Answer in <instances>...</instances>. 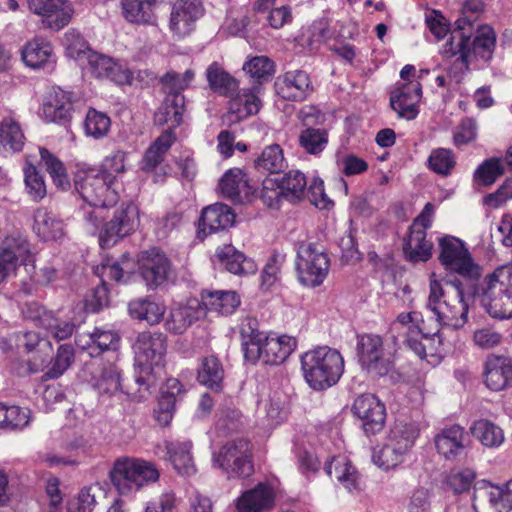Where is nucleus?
I'll return each mask as SVG.
<instances>
[{"instance_id":"f257e3e1","label":"nucleus","mask_w":512,"mask_h":512,"mask_svg":"<svg viewBox=\"0 0 512 512\" xmlns=\"http://www.w3.org/2000/svg\"><path fill=\"white\" fill-rule=\"evenodd\" d=\"M439 261L444 269L457 274L445 286L432 273L429 281L427 309L442 328L458 330L467 323L470 304L479 298L487 311L488 299L477 291L482 286V267L474 260L464 241L454 236L439 240Z\"/></svg>"},{"instance_id":"f03ea898","label":"nucleus","mask_w":512,"mask_h":512,"mask_svg":"<svg viewBox=\"0 0 512 512\" xmlns=\"http://www.w3.org/2000/svg\"><path fill=\"white\" fill-rule=\"evenodd\" d=\"M128 155L123 150L112 151L99 167L83 165L75 174V188L85 202L79 214L93 233L103 217V208L114 205L119 199V179L127 170Z\"/></svg>"},{"instance_id":"7ed1b4c3","label":"nucleus","mask_w":512,"mask_h":512,"mask_svg":"<svg viewBox=\"0 0 512 512\" xmlns=\"http://www.w3.org/2000/svg\"><path fill=\"white\" fill-rule=\"evenodd\" d=\"M256 324V320L248 319L247 323L241 325L240 334L245 360L252 364L258 361L266 365L282 364L295 350L296 339L288 335H267L257 330L254 327Z\"/></svg>"},{"instance_id":"20e7f679","label":"nucleus","mask_w":512,"mask_h":512,"mask_svg":"<svg viewBox=\"0 0 512 512\" xmlns=\"http://www.w3.org/2000/svg\"><path fill=\"white\" fill-rule=\"evenodd\" d=\"M304 379L314 390H324L335 385L344 372L341 353L328 346H319L301 355Z\"/></svg>"},{"instance_id":"39448f33","label":"nucleus","mask_w":512,"mask_h":512,"mask_svg":"<svg viewBox=\"0 0 512 512\" xmlns=\"http://www.w3.org/2000/svg\"><path fill=\"white\" fill-rule=\"evenodd\" d=\"M166 336L162 333L142 332L133 345L135 353V382L139 392H150L155 386L153 367L162 364L166 354Z\"/></svg>"},{"instance_id":"423d86ee","label":"nucleus","mask_w":512,"mask_h":512,"mask_svg":"<svg viewBox=\"0 0 512 512\" xmlns=\"http://www.w3.org/2000/svg\"><path fill=\"white\" fill-rule=\"evenodd\" d=\"M158 478L159 472L154 464L138 458H119L110 471V480L122 496H130Z\"/></svg>"},{"instance_id":"0eeeda50","label":"nucleus","mask_w":512,"mask_h":512,"mask_svg":"<svg viewBox=\"0 0 512 512\" xmlns=\"http://www.w3.org/2000/svg\"><path fill=\"white\" fill-rule=\"evenodd\" d=\"M330 261L325 251L315 243L303 242L297 249L296 271L305 287H318L327 277Z\"/></svg>"},{"instance_id":"6e6552de","label":"nucleus","mask_w":512,"mask_h":512,"mask_svg":"<svg viewBox=\"0 0 512 512\" xmlns=\"http://www.w3.org/2000/svg\"><path fill=\"white\" fill-rule=\"evenodd\" d=\"M251 458L250 442L241 438L227 442L218 453H213V465L228 478H246L254 470Z\"/></svg>"},{"instance_id":"1a4fd4ad","label":"nucleus","mask_w":512,"mask_h":512,"mask_svg":"<svg viewBox=\"0 0 512 512\" xmlns=\"http://www.w3.org/2000/svg\"><path fill=\"white\" fill-rule=\"evenodd\" d=\"M356 356L361 368L373 376H386L394 367L393 361L385 352L382 337L377 334L357 335Z\"/></svg>"},{"instance_id":"9d476101","label":"nucleus","mask_w":512,"mask_h":512,"mask_svg":"<svg viewBox=\"0 0 512 512\" xmlns=\"http://www.w3.org/2000/svg\"><path fill=\"white\" fill-rule=\"evenodd\" d=\"M104 210L105 208H103V211ZM102 215L103 217L99 220L98 228H100V224L104 218V212ZM83 221L85 220L83 219ZM138 222L137 207L132 203L122 204L114 210L111 218L103 225L102 229H97L94 234L99 232L100 246L102 248H108L130 235L138 226ZM84 224L88 232L93 234L86 222H84Z\"/></svg>"},{"instance_id":"9b49d317","label":"nucleus","mask_w":512,"mask_h":512,"mask_svg":"<svg viewBox=\"0 0 512 512\" xmlns=\"http://www.w3.org/2000/svg\"><path fill=\"white\" fill-rule=\"evenodd\" d=\"M31 247L27 238L13 233L0 244V284L15 276L22 265L28 267L31 262Z\"/></svg>"},{"instance_id":"f8f14e48","label":"nucleus","mask_w":512,"mask_h":512,"mask_svg":"<svg viewBox=\"0 0 512 512\" xmlns=\"http://www.w3.org/2000/svg\"><path fill=\"white\" fill-rule=\"evenodd\" d=\"M352 413L360 420L361 428L366 436L380 433L386 423L385 404L374 394L359 395L353 402Z\"/></svg>"},{"instance_id":"ddd939ff","label":"nucleus","mask_w":512,"mask_h":512,"mask_svg":"<svg viewBox=\"0 0 512 512\" xmlns=\"http://www.w3.org/2000/svg\"><path fill=\"white\" fill-rule=\"evenodd\" d=\"M139 273L149 289L164 285L172 273V264L165 253L152 248L142 254Z\"/></svg>"},{"instance_id":"4468645a","label":"nucleus","mask_w":512,"mask_h":512,"mask_svg":"<svg viewBox=\"0 0 512 512\" xmlns=\"http://www.w3.org/2000/svg\"><path fill=\"white\" fill-rule=\"evenodd\" d=\"M203 15L202 0H177L170 13V30L178 38L188 36Z\"/></svg>"},{"instance_id":"2eb2a0df","label":"nucleus","mask_w":512,"mask_h":512,"mask_svg":"<svg viewBox=\"0 0 512 512\" xmlns=\"http://www.w3.org/2000/svg\"><path fill=\"white\" fill-rule=\"evenodd\" d=\"M422 85L419 80L403 82L390 93V105L400 118L414 120L419 114Z\"/></svg>"},{"instance_id":"dca6fc26","label":"nucleus","mask_w":512,"mask_h":512,"mask_svg":"<svg viewBox=\"0 0 512 512\" xmlns=\"http://www.w3.org/2000/svg\"><path fill=\"white\" fill-rule=\"evenodd\" d=\"M277 94L288 101L302 102L313 93L310 75L302 70H289L275 80Z\"/></svg>"},{"instance_id":"f3484780","label":"nucleus","mask_w":512,"mask_h":512,"mask_svg":"<svg viewBox=\"0 0 512 512\" xmlns=\"http://www.w3.org/2000/svg\"><path fill=\"white\" fill-rule=\"evenodd\" d=\"M96 78L108 79L118 85L129 83L131 73L128 69L118 64L111 57L91 51L85 60L83 66H80Z\"/></svg>"},{"instance_id":"a211bd4d","label":"nucleus","mask_w":512,"mask_h":512,"mask_svg":"<svg viewBox=\"0 0 512 512\" xmlns=\"http://www.w3.org/2000/svg\"><path fill=\"white\" fill-rule=\"evenodd\" d=\"M29 9L43 18V22L53 30L66 26L73 15V8L68 0H27Z\"/></svg>"},{"instance_id":"6ab92c4d","label":"nucleus","mask_w":512,"mask_h":512,"mask_svg":"<svg viewBox=\"0 0 512 512\" xmlns=\"http://www.w3.org/2000/svg\"><path fill=\"white\" fill-rule=\"evenodd\" d=\"M232 208L223 203H215L205 207L198 221L197 237L204 239L212 233L225 230L235 222Z\"/></svg>"},{"instance_id":"aec40b11","label":"nucleus","mask_w":512,"mask_h":512,"mask_svg":"<svg viewBox=\"0 0 512 512\" xmlns=\"http://www.w3.org/2000/svg\"><path fill=\"white\" fill-rule=\"evenodd\" d=\"M437 452L446 460H454L465 453L469 436L464 427L453 424L440 429L434 437Z\"/></svg>"},{"instance_id":"412c9836","label":"nucleus","mask_w":512,"mask_h":512,"mask_svg":"<svg viewBox=\"0 0 512 512\" xmlns=\"http://www.w3.org/2000/svg\"><path fill=\"white\" fill-rule=\"evenodd\" d=\"M25 65L34 70L52 72L56 66V55L50 41L43 37H34L21 50Z\"/></svg>"},{"instance_id":"4be33fe9","label":"nucleus","mask_w":512,"mask_h":512,"mask_svg":"<svg viewBox=\"0 0 512 512\" xmlns=\"http://www.w3.org/2000/svg\"><path fill=\"white\" fill-rule=\"evenodd\" d=\"M484 383L492 391H502L512 380V359L505 356H488L484 365Z\"/></svg>"},{"instance_id":"5701e85b","label":"nucleus","mask_w":512,"mask_h":512,"mask_svg":"<svg viewBox=\"0 0 512 512\" xmlns=\"http://www.w3.org/2000/svg\"><path fill=\"white\" fill-rule=\"evenodd\" d=\"M163 0H121V13L130 24L153 26L157 23V8Z\"/></svg>"},{"instance_id":"b1692460","label":"nucleus","mask_w":512,"mask_h":512,"mask_svg":"<svg viewBox=\"0 0 512 512\" xmlns=\"http://www.w3.org/2000/svg\"><path fill=\"white\" fill-rule=\"evenodd\" d=\"M274 500L275 494L271 485L259 483L236 499V510L237 512H263L273 507Z\"/></svg>"},{"instance_id":"393cba45","label":"nucleus","mask_w":512,"mask_h":512,"mask_svg":"<svg viewBox=\"0 0 512 512\" xmlns=\"http://www.w3.org/2000/svg\"><path fill=\"white\" fill-rule=\"evenodd\" d=\"M72 111L70 93L53 88L45 97L40 109L41 116L48 122L65 123Z\"/></svg>"},{"instance_id":"a878e982","label":"nucleus","mask_w":512,"mask_h":512,"mask_svg":"<svg viewBox=\"0 0 512 512\" xmlns=\"http://www.w3.org/2000/svg\"><path fill=\"white\" fill-rule=\"evenodd\" d=\"M327 475L339 482L349 493L361 491V477L346 456H335L325 465Z\"/></svg>"},{"instance_id":"bb28decb","label":"nucleus","mask_w":512,"mask_h":512,"mask_svg":"<svg viewBox=\"0 0 512 512\" xmlns=\"http://www.w3.org/2000/svg\"><path fill=\"white\" fill-rule=\"evenodd\" d=\"M229 97L226 118L233 123L257 114L262 105L260 98L252 89H238Z\"/></svg>"},{"instance_id":"cd10ccee","label":"nucleus","mask_w":512,"mask_h":512,"mask_svg":"<svg viewBox=\"0 0 512 512\" xmlns=\"http://www.w3.org/2000/svg\"><path fill=\"white\" fill-rule=\"evenodd\" d=\"M185 111V97L183 94L167 93L166 97L154 115L157 125H168L167 130L180 126Z\"/></svg>"},{"instance_id":"c85d7f7f","label":"nucleus","mask_w":512,"mask_h":512,"mask_svg":"<svg viewBox=\"0 0 512 512\" xmlns=\"http://www.w3.org/2000/svg\"><path fill=\"white\" fill-rule=\"evenodd\" d=\"M240 302V296L235 291L204 290L201 293V305L204 309L219 315L234 313Z\"/></svg>"},{"instance_id":"c756f323","label":"nucleus","mask_w":512,"mask_h":512,"mask_svg":"<svg viewBox=\"0 0 512 512\" xmlns=\"http://www.w3.org/2000/svg\"><path fill=\"white\" fill-rule=\"evenodd\" d=\"M93 386L100 394L114 395L118 391L130 394L122 384L121 370L114 363H103L92 378Z\"/></svg>"},{"instance_id":"7c9ffc66","label":"nucleus","mask_w":512,"mask_h":512,"mask_svg":"<svg viewBox=\"0 0 512 512\" xmlns=\"http://www.w3.org/2000/svg\"><path fill=\"white\" fill-rule=\"evenodd\" d=\"M165 447L169 460L179 474L189 476L196 472L191 454V441H167Z\"/></svg>"},{"instance_id":"2f4dec72","label":"nucleus","mask_w":512,"mask_h":512,"mask_svg":"<svg viewBox=\"0 0 512 512\" xmlns=\"http://www.w3.org/2000/svg\"><path fill=\"white\" fill-rule=\"evenodd\" d=\"M424 229H409V234L403 245V252L407 261L411 263L426 262L432 256L433 244L427 240Z\"/></svg>"},{"instance_id":"473e14b6","label":"nucleus","mask_w":512,"mask_h":512,"mask_svg":"<svg viewBox=\"0 0 512 512\" xmlns=\"http://www.w3.org/2000/svg\"><path fill=\"white\" fill-rule=\"evenodd\" d=\"M220 263L227 271L236 275L254 274L257 271V264L251 258H247L242 252L228 245L217 251Z\"/></svg>"},{"instance_id":"72a5a7b5","label":"nucleus","mask_w":512,"mask_h":512,"mask_svg":"<svg viewBox=\"0 0 512 512\" xmlns=\"http://www.w3.org/2000/svg\"><path fill=\"white\" fill-rule=\"evenodd\" d=\"M86 337L87 340L85 342H83L82 337H78L76 344L83 350H88L91 356L107 350H115L120 342V337L116 332L101 328H95Z\"/></svg>"},{"instance_id":"f704fd0d","label":"nucleus","mask_w":512,"mask_h":512,"mask_svg":"<svg viewBox=\"0 0 512 512\" xmlns=\"http://www.w3.org/2000/svg\"><path fill=\"white\" fill-rule=\"evenodd\" d=\"M33 230L44 241L57 240L64 235V224L46 208H38L34 213Z\"/></svg>"},{"instance_id":"c9c22d12","label":"nucleus","mask_w":512,"mask_h":512,"mask_svg":"<svg viewBox=\"0 0 512 512\" xmlns=\"http://www.w3.org/2000/svg\"><path fill=\"white\" fill-rule=\"evenodd\" d=\"M287 167L283 149L278 144L266 146L254 159V168L261 174H279Z\"/></svg>"},{"instance_id":"e433bc0d","label":"nucleus","mask_w":512,"mask_h":512,"mask_svg":"<svg viewBox=\"0 0 512 512\" xmlns=\"http://www.w3.org/2000/svg\"><path fill=\"white\" fill-rule=\"evenodd\" d=\"M495 45L494 30L488 25L477 26L473 40H470V57L486 63L492 59Z\"/></svg>"},{"instance_id":"4c0bfd02","label":"nucleus","mask_w":512,"mask_h":512,"mask_svg":"<svg viewBox=\"0 0 512 512\" xmlns=\"http://www.w3.org/2000/svg\"><path fill=\"white\" fill-rule=\"evenodd\" d=\"M206 79L211 90L224 97L232 96L239 89L238 81L217 62L206 69Z\"/></svg>"},{"instance_id":"58836bf2","label":"nucleus","mask_w":512,"mask_h":512,"mask_svg":"<svg viewBox=\"0 0 512 512\" xmlns=\"http://www.w3.org/2000/svg\"><path fill=\"white\" fill-rule=\"evenodd\" d=\"M175 140V133L171 130H165L146 150L141 169L145 172L153 171L163 161L165 154Z\"/></svg>"},{"instance_id":"ea45409f","label":"nucleus","mask_w":512,"mask_h":512,"mask_svg":"<svg viewBox=\"0 0 512 512\" xmlns=\"http://www.w3.org/2000/svg\"><path fill=\"white\" fill-rule=\"evenodd\" d=\"M479 489H484L490 506L495 512H510L512 510V479L502 485H494L481 481Z\"/></svg>"},{"instance_id":"a19ab883","label":"nucleus","mask_w":512,"mask_h":512,"mask_svg":"<svg viewBox=\"0 0 512 512\" xmlns=\"http://www.w3.org/2000/svg\"><path fill=\"white\" fill-rule=\"evenodd\" d=\"M198 382L215 392L223 388L224 368L219 359L213 355L205 357L198 368Z\"/></svg>"},{"instance_id":"79ce46f5","label":"nucleus","mask_w":512,"mask_h":512,"mask_svg":"<svg viewBox=\"0 0 512 512\" xmlns=\"http://www.w3.org/2000/svg\"><path fill=\"white\" fill-rule=\"evenodd\" d=\"M405 344L420 359L438 358L441 354L442 339L439 330L431 334L421 330L419 336L405 340Z\"/></svg>"},{"instance_id":"37998d69","label":"nucleus","mask_w":512,"mask_h":512,"mask_svg":"<svg viewBox=\"0 0 512 512\" xmlns=\"http://www.w3.org/2000/svg\"><path fill=\"white\" fill-rule=\"evenodd\" d=\"M128 308L132 318L146 321L150 325L159 323L165 313V307L150 298L133 300Z\"/></svg>"},{"instance_id":"c03bdc74","label":"nucleus","mask_w":512,"mask_h":512,"mask_svg":"<svg viewBox=\"0 0 512 512\" xmlns=\"http://www.w3.org/2000/svg\"><path fill=\"white\" fill-rule=\"evenodd\" d=\"M470 431L483 446L488 448H497L504 442L503 430L486 419L475 421Z\"/></svg>"},{"instance_id":"a18cd8bd","label":"nucleus","mask_w":512,"mask_h":512,"mask_svg":"<svg viewBox=\"0 0 512 512\" xmlns=\"http://www.w3.org/2000/svg\"><path fill=\"white\" fill-rule=\"evenodd\" d=\"M418 435L419 431L413 423L399 421L391 428L387 440L404 454L408 455Z\"/></svg>"},{"instance_id":"49530a36","label":"nucleus","mask_w":512,"mask_h":512,"mask_svg":"<svg viewBox=\"0 0 512 512\" xmlns=\"http://www.w3.org/2000/svg\"><path fill=\"white\" fill-rule=\"evenodd\" d=\"M199 312L190 305H179L171 309L165 320V329L173 334H182L199 318Z\"/></svg>"},{"instance_id":"de8ad7c7","label":"nucleus","mask_w":512,"mask_h":512,"mask_svg":"<svg viewBox=\"0 0 512 512\" xmlns=\"http://www.w3.org/2000/svg\"><path fill=\"white\" fill-rule=\"evenodd\" d=\"M247 188V179L243 171L233 168L225 172L219 181V189L223 197L232 202L241 200L240 194Z\"/></svg>"},{"instance_id":"09e8293b","label":"nucleus","mask_w":512,"mask_h":512,"mask_svg":"<svg viewBox=\"0 0 512 512\" xmlns=\"http://www.w3.org/2000/svg\"><path fill=\"white\" fill-rule=\"evenodd\" d=\"M329 132L325 128L307 127L299 134V145L310 155L321 154L328 145Z\"/></svg>"},{"instance_id":"8fccbe9b","label":"nucleus","mask_w":512,"mask_h":512,"mask_svg":"<svg viewBox=\"0 0 512 512\" xmlns=\"http://www.w3.org/2000/svg\"><path fill=\"white\" fill-rule=\"evenodd\" d=\"M456 163L454 151L442 147L433 149L427 159L428 169L442 177L450 176Z\"/></svg>"},{"instance_id":"3c124183","label":"nucleus","mask_w":512,"mask_h":512,"mask_svg":"<svg viewBox=\"0 0 512 512\" xmlns=\"http://www.w3.org/2000/svg\"><path fill=\"white\" fill-rule=\"evenodd\" d=\"M25 136L20 124L12 117L0 122V144L13 152H19L24 146Z\"/></svg>"},{"instance_id":"603ef678","label":"nucleus","mask_w":512,"mask_h":512,"mask_svg":"<svg viewBox=\"0 0 512 512\" xmlns=\"http://www.w3.org/2000/svg\"><path fill=\"white\" fill-rule=\"evenodd\" d=\"M29 422V409L0 403V428L9 431L22 430Z\"/></svg>"},{"instance_id":"864d4df0","label":"nucleus","mask_w":512,"mask_h":512,"mask_svg":"<svg viewBox=\"0 0 512 512\" xmlns=\"http://www.w3.org/2000/svg\"><path fill=\"white\" fill-rule=\"evenodd\" d=\"M284 199L295 203L303 198L307 188L305 175L299 170H290L280 180Z\"/></svg>"},{"instance_id":"5fc2aeb1","label":"nucleus","mask_w":512,"mask_h":512,"mask_svg":"<svg viewBox=\"0 0 512 512\" xmlns=\"http://www.w3.org/2000/svg\"><path fill=\"white\" fill-rule=\"evenodd\" d=\"M63 45L66 50V55L75 60L79 66H83V60L93 51L88 42L76 30H69L65 33Z\"/></svg>"},{"instance_id":"6e6d98bb","label":"nucleus","mask_w":512,"mask_h":512,"mask_svg":"<svg viewBox=\"0 0 512 512\" xmlns=\"http://www.w3.org/2000/svg\"><path fill=\"white\" fill-rule=\"evenodd\" d=\"M407 455L386 440L385 444L374 449L372 460L375 465L384 470H389L403 463Z\"/></svg>"},{"instance_id":"4d7b16f0","label":"nucleus","mask_w":512,"mask_h":512,"mask_svg":"<svg viewBox=\"0 0 512 512\" xmlns=\"http://www.w3.org/2000/svg\"><path fill=\"white\" fill-rule=\"evenodd\" d=\"M39 153L41 161L44 163V166L51 176L54 184L61 189L67 188L70 185V182L62 161H60L46 148H40Z\"/></svg>"},{"instance_id":"13d9d810","label":"nucleus","mask_w":512,"mask_h":512,"mask_svg":"<svg viewBox=\"0 0 512 512\" xmlns=\"http://www.w3.org/2000/svg\"><path fill=\"white\" fill-rule=\"evenodd\" d=\"M23 171L27 194L33 201L42 200L47 194L43 175L31 164L26 165Z\"/></svg>"},{"instance_id":"bf43d9fd","label":"nucleus","mask_w":512,"mask_h":512,"mask_svg":"<svg viewBox=\"0 0 512 512\" xmlns=\"http://www.w3.org/2000/svg\"><path fill=\"white\" fill-rule=\"evenodd\" d=\"M504 174L500 158L492 157L483 161L474 172V179L479 184L490 186Z\"/></svg>"},{"instance_id":"052dcab7","label":"nucleus","mask_w":512,"mask_h":512,"mask_svg":"<svg viewBox=\"0 0 512 512\" xmlns=\"http://www.w3.org/2000/svg\"><path fill=\"white\" fill-rule=\"evenodd\" d=\"M111 120L102 112L90 109L85 118L84 128L88 136L95 139L102 138L107 135L110 130Z\"/></svg>"},{"instance_id":"680f3d73","label":"nucleus","mask_w":512,"mask_h":512,"mask_svg":"<svg viewBox=\"0 0 512 512\" xmlns=\"http://www.w3.org/2000/svg\"><path fill=\"white\" fill-rule=\"evenodd\" d=\"M100 491V485L94 484L84 487L67 504V512H92L96 504V492Z\"/></svg>"},{"instance_id":"e2e57ef3","label":"nucleus","mask_w":512,"mask_h":512,"mask_svg":"<svg viewBox=\"0 0 512 512\" xmlns=\"http://www.w3.org/2000/svg\"><path fill=\"white\" fill-rule=\"evenodd\" d=\"M74 361V348L69 344L59 346L56 356L52 361L46 376L50 379H57L71 366Z\"/></svg>"},{"instance_id":"0e129e2a","label":"nucleus","mask_w":512,"mask_h":512,"mask_svg":"<svg viewBox=\"0 0 512 512\" xmlns=\"http://www.w3.org/2000/svg\"><path fill=\"white\" fill-rule=\"evenodd\" d=\"M195 73L191 69H187L183 74L175 71L167 72L161 78V83L167 93L182 94L194 79Z\"/></svg>"},{"instance_id":"69168bd1","label":"nucleus","mask_w":512,"mask_h":512,"mask_svg":"<svg viewBox=\"0 0 512 512\" xmlns=\"http://www.w3.org/2000/svg\"><path fill=\"white\" fill-rule=\"evenodd\" d=\"M183 391V385L178 379L170 378L162 389V396L159 400V409L166 417H171L174 410L176 397Z\"/></svg>"},{"instance_id":"338daca9","label":"nucleus","mask_w":512,"mask_h":512,"mask_svg":"<svg viewBox=\"0 0 512 512\" xmlns=\"http://www.w3.org/2000/svg\"><path fill=\"white\" fill-rule=\"evenodd\" d=\"M43 329L57 341L70 338L75 331V324L72 321L61 320L52 316H46L43 322Z\"/></svg>"},{"instance_id":"774afa93","label":"nucleus","mask_w":512,"mask_h":512,"mask_svg":"<svg viewBox=\"0 0 512 512\" xmlns=\"http://www.w3.org/2000/svg\"><path fill=\"white\" fill-rule=\"evenodd\" d=\"M440 54L447 59L457 58L460 54L470 55V37L465 34H453L443 45Z\"/></svg>"}]
</instances>
